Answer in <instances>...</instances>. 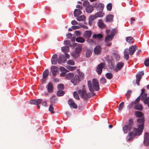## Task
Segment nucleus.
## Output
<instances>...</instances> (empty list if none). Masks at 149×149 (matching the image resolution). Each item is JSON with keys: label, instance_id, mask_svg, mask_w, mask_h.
Wrapping results in <instances>:
<instances>
[{"label": "nucleus", "instance_id": "a19ab883", "mask_svg": "<svg viewBox=\"0 0 149 149\" xmlns=\"http://www.w3.org/2000/svg\"><path fill=\"white\" fill-rule=\"evenodd\" d=\"M97 17L95 15H91L89 17V22H91V21H93Z\"/></svg>", "mask_w": 149, "mask_h": 149}, {"label": "nucleus", "instance_id": "de8ad7c7", "mask_svg": "<svg viewBox=\"0 0 149 149\" xmlns=\"http://www.w3.org/2000/svg\"><path fill=\"white\" fill-rule=\"evenodd\" d=\"M112 8V4L111 3H108L107 6V10L109 11H110L111 10Z\"/></svg>", "mask_w": 149, "mask_h": 149}, {"label": "nucleus", "instance_id": "20e7f679", "mask_svg": "<svg viewBox=\"0 0 149 149\" xmlns=\"http://www.w3.org/2000/svg\"><path fill=\"white\" fill-rule=\"evenodd\" d=\"M83 6L85 8L87 12L91 13L92 12L94 8L93 6L90 5L88 1H85L83 3Z\"/></svg>", "mask_w": 149, "mask_h": 149}, {"label": "nucleus", "instance_id": "ea45409f", "mask_svg": "<svg viewBox=\"0 0 149 149\" xmlns=\"http://www.w3.org/2000/svg\"><path fill=\"white\" fill-rule=\"evenodd\" d=\"M64 93L65 92L63 91L59 90L57 91L56 95L58 96H61L63 95Z\"/></svg>", "mask_w": 149, "mask_h": 149}, {"label": "nucleus", "instance_id": "9d476101", "mask_svg": "<svg viewBox=\"0 0 149 149\" xmlns=\"http://www.w3.org/2000/svg\"><path fill=\"white\" fill-rule=\"evenodd\" d=\"M79 81V77L78 75H75L74 77L71 80L72 82L74 85H75Z\"/></svg>", "mask_w": 149, "mask_h": 149}, {"label": "nucleus", "instance_id": "e433bc0d", "mask_svg": "<svg viewBox=\"0 0 149 149\" xmlns=\"http://www.w3.org/2000/svg\"><path fill=\"white\" fill-rule=\"evenodd\" d=\"M136 116L139 118H142L143 116V113L140 111H136L135 113Z\"/></svg>", "mask_w": 149, "mask_h": 149}, {"label": "nucleus", "instance_id": "2eb2a0df", "mask_svg": "<svg viewBox=\"0 0 149 149\" xmlns=\"http://www.w3.org/2000/svg\"><path fill=\"white\" fill-rule=\"evenodd\" d=\"M66 60L65 58L63 55H60L58 59V62L61 64L62 62H65Z\"/></svg>", "mask_w": 149, "mask_h": 149}, {"label": "nucleus", "instance_id": "b1692460", "mask_svg": "<svg viewBox=\"0 0 149 149\" xmlns=\"http://www.w3.org/2000/svg\"><path fill=\"white\" fill-rule=\"evenodd\" d=\"M131 129L132 128L129 127L128 125H125L123 127V129L124 132L126 133L127 132L128 130L129 132L131 131Z\"/></svg>", "mask_w": 149, "mask_h": 149}, {"label": "nucleus", "instance_id": "49530a36", "mask_svg": "<svg viewBox=\"0 0 149 149\" xmlns=\"http://www.w3.org/2000/svg\"><path fill=\"white\" fill-rule=\"evenodd\" d=\"M136 84L138 85H139L140 84H139V82L140 80V79L141 78V77H139L137 76L136 75Z\"/></svg>", "mask_w": 149, "mask_h": 149}, {"label": "nucleus", "instance_id": "4be33fe9", "mask_svg": "<svg viewBox=\"0 0 149 149\" xmlns=\"http://www.w3.org/2000/svg\"><path fill=\"white\" fill-rule=\"evenodd\" d=\"M82 12L80 10L75 9L74 11V15L75 17H77L81 14Z\"/></svg>", "mask_w": 149, "mask_h": 149}, {"label": "nucleus", "instance_id": "bb28decb", "mask_svg": "<svg viewBox=\"0 0 149 149\" xmlns=\"http://www.w3.org/2000/svg\"><path fill=\"white\" fill-rule=\"evenodd\" d=\"M49 71L48 69L45 70L43 72L42 74L43 79L46 78L49 74Z\"/></svg>", "mask_w": 149, "mask_h": 149}, {"label": "nucleus", "instance_id": "ddd939ff", "mask_svg": "<svg viewBox=\"0 0 149 149\" xmlns=\"http://www.w3.org/2000/svg\"><path fill=\"white\" fill-rule=\"evenodd\" d=\"M97 25L101 29H105L106 27V25L103 22L101 19H99L97 22Z\"/></svg>", "mask_w": 149, "mask_h": 149}, {"label": "nucleus", "instance_id": "5fc2aeb1", "mask_svg": "<svg viewBox=\"0 0 149 149\" xmlns=\"http://www.w3.org/2000/svg\"><path fill=\"white\" fill-rule=\"evenodd\" d=\"M29 102L31 104L37 105L36 99L31 100L29 101Z\"/></svg>", "mask_w": 149, "mask_h": 149}, {"label": "nucleus", "instance_id": "4c0bfd02", "mask_svg": "<svg viewBox=\"0 0 149 149\" xmlns=\"http://www.w3.org/2000/svg\"><path fill=\"white\" fill-rule=\"evenodd\" d=\"M106 77L108 79H111L113 77L112 74L111 72H107L106 74L105 75Z\"/></svg>", "mask_w": 149, "mask_h": 149}, {"label": "nucleus", "instance_id": "680f3d73", "mask_svg": "<svg viewBox=\"0 0 149 149\" xmlns=\"http://www.w3.org/2000/svg\"><path fill=\"white\" fill-rule=\"evenodd\" d=\"M140 96L138 97L136 100L134 102V104H139V102L140 98L139 97Z\"/></svg>", "mask_w": 149, "mask_h": 149}, {"label": "nucleus", "instance_id": "dca6fc26", "mask_svg": "<svg viewBox=\"0 0 149 149\" xmlns=\"http://www.w3.org/2000/svg\"><path fill=\"white\" fill-rule=\"evenodd\" d=\"M92 34V32L91 31L87 30L84 32V36L86 38L88 39L91 37Z\"/></svg>", "mask_w": 149, "mask_h": 149}, {"label": "nucleus", "instance_id": "0e129e2a", "mask_svg": "<svg viewBox=\"0 0 149 149\" xmlns=\"http://www.w3.org/2000/svg\"><path fill=\"white\" fill-rule=\"evenodd\" d=\"M36 100L37 101V105L39 104H41L43 101L42 99H36Z\"/></svg>", "mask_w": 149, "mask_h": 149}, {"label": "nucleus", "instance_id": "052dcab7", "mask_svg": "<svg viewBox=\"0 0 149 149\" xmlns=\"http://www.w3.org/2000/svg\"><path fill=\"white\" fill-rule=\"evenodd\" d=\"M113 56L117 60H119L120 58V56L117 54H113Z\"/></svg>", "mask_w": 149, "mask_h": 149}, {"label": "nucleus", "instance_id": "6ab92c4d", "mask_svg": "<svg viewBox=\"0 0 149 149\" xmlns=\"http://www.w3.org/2000/svg\"><path fill=\"white\" fill-rule=\"evenodd\" d=\"M101 49L100 47V46L97 45L96 46L94 49V53L96 55H98L100 54L101 52Z\"/></svg>", "mask_w": 149, "mask_h": 149}, {"label": "nucleus", "instance_id": "13d9d810", "mask_svg": "<svg viewBox=\"0 0 149 149\" xmlns=\"http://www.w3.org/2000/svg\"><path fill=\"white\" fill-rule=\"evenodd\" d=\"M144 64L146 66H148L149 65V59L145 60L144 61Z\"/></svg>", "mask_w": 149, "mask_h": 149}, {"label": "nucleus", "instance_id": "1a4fd4ad", "mask_svg": "<svg viewBox=\"0 0 149 149\" xmlns=\"http://www.w3.org/2000/svg\"><path fill=\"white\" fill-rule=\"evenodd\" d=\"M124 65V63L122 62H120L117 63L114 69V70L116 72L120 70L123 67Z\"/></svg>", "mask_w": 149, "mask_h": 149}, {"label": "nucleus", "instance_id": "6e6552de", "mask_svg": "<svg viewBox=\"0 0 149 149\" xmlns=\"http://www.w3.org/2000/svg\"><path fill=\"white\" fill-rule=\"evenodd\" d=\"M46 88L48 93H52L54 91V87L52 84L50 82L46 86Z\"/></svg>", "mask_w": 149, "mask_h": 149}, {"label": "nucleus", "instance_id": "338daca9", "mask_svg": "<svg viewBox=\"0 0 149 149\" xmlns=\"http://www.w3.org/2000/svg\"><path fill=\"white\" fill-rule=\"evenodd\" d=\"M146 140V141H145V140L144 141V144L146 146L149 145V139Z\"/></svg>", "mask_w": 149, "mask_h": 149}, {"label": "nucleus", "instance_id": "bf43d9fd", "mask_svg": "<svg viewBox=\"0 0 149 149\" xmlns=\"http://www.w3.org/2000/svg\"><path fill=\"white\" fill-rule=\"evenodd\" d=\"M133 123V120L132 119H130L129 120V124L127 125L129 127L131 128H132V124Z\"/></svg>", "mask_w": 149, "mask_h": 149}, {"label": "nucleus", "instance_id": "774afa93", "mask_svg": "<svg viewBox=\"0 0 149 149\" xmlns=\"http://www.w3.org/2000/svg\"><path fill=\"white\" fill-rule=\"evenodd\" d=\"M76 7L77 8L79 9V10H81L83 9V7L82 6H80V5H77L76 6Z\"/></svg>", "mask_w": 149, "mask_h": 149}, {"label": "nucleus", "instance_id": "7c9ffc66", "mask_svg": "<svg viewBox=\"0 0 149 149\" xmlns=\"http://www.w3.org/2000/svg\"><path fill=\"white\" fill-rule=\"evenodd\" d=\"M126 40L127 42L130 44L133 42L134 40L133 38L131 36H129L127 37Z\"/></svg>", "mask_w": 149, "mask_h": 149}, {"label": "nucleus", "instance_id": "cd10ccee", "mask_svg": "<svg viewBox=\"0 0 149 149\" xmlns=\"http://www.w3.org/2000/svg\"><path fill=\"white\" fill-rule=\"evenodd\" d=\"M113 39V36L111 35H107L105 37V42H107L112 40Z\"/></svg>", "mask_w": 149, "mask_h": 149}, {"label": "nucleus", "instance_id": "3c124183", "mask_svg": "<svg viewBox=\"0 0 149 149\" xmlns=\"http://www.w3.org/2000/svg\"><path fill=\"white\" fill-rule=\"evenodd\" d=\"M67 68L69 70L73 71L76 68L74 67L68 66L67 67Z\"/></svg>", "mask_w": 149, "mask_h": 149}, {"label": "nucleus", "instance_id": "412c9836", "mask_svg": "<svg viewBox=\"0 0 149 149\" xmlns=\"http://www.w3.org/2000/svg\"><path fill=\"white\" fill-rule=\"evenodd\" d=\"M104 7V5L102 3H99L97 6L96 10L97 11H102Z\"/></svg>", "mask_w": 149, "mask_h": 149}, {"label": "nucleus", "instance_id": "8fccbe9b", "mask_svg": "<svg viewBox=\"0 0 149 149\" xmlns=\"http://www.w3.org/2000/svg\"><path fill=\"white\" fill-rule=\"evenodd\" d=\"M67 63L70 65H74V61L72 60H70L68 61L67 62Z\"/></svg>", "mask_w": 149, "mask_h": 149}, {"label": "nucleus", "instance_id": "423d86ee", "mask_svg": "<svg viewBox=\"0 0 149 149\" xmlns=\"http://www.w3.org/2000/svg\"><path fill=\"white\" fill-rule=\"evenodd\" d=\"M134 128H133V132H130L129 134V137L128 139V140H130L132 139L134 136L137 135H139L140 134L142 133H140L139 131L136 132H134Z\"/></svg>", "mask_w": 149, "mask_h": 149}, {"label": "nucleus", "instance_id": "a878e982", "mask_svg": "<svg viewBox=\"0 0 149 149\" xmlns=\"http://www.w3.org/2000/svg\"><path fill=\"white\" fill-rule=\"evenodd\" d=\"M92 50L90 49H88L86 51V56L87 57H90L92 54Z\"/></svg>", "mask_w": 149, "mask_h": 149}, {"label": "nucleus", "instance_id": "e2e57ef3", "mask_svg": "<svg viewBox=\"0 0 149 149\" xmlns=\"http://www.w3.org/2000/svg\"><path fill=\"white\" fill-rule=\"evenodd\" d=\"M144 74V72L143 71H141V72H138L137 75L136 76H137L139 77H141V76L143 75Z\"/></svg>", "mask_w": 149, "mask_h": 149}, {"label": "nucleus", "instance_id": "9b49d317", "mask_svg": "<svg viewBox=\"0 0 149 149\" xmlns=\"http://www.w3.org/2000/svg\"><path fill=\"white\" fill-rule=\"evenodd\" d=\"M76 46L77 47L75 48V51L80 53L82 49V44H78V45H77V43H75L73 45V47H75Z\"/></svg>", "mask_w": 149, "mask_h": 149}, {"label": "nucleus", "instance_id": "4d7b16f0", "mask_svg": "<svg viewBox=\"0 0 149 149\" xmlns=\"http://www.w3.org/2000/svg\"><path fill=\"white\" fill-rule=\"evenodd\" d=\"M64 44L65 45L69 46L70 45L71 47L72 45H70V42L69 40H66V41H64Z\"/></svg>", "mask_w": 149, "mask_h": 149}, {"label": "nucleus", "instance_id": "a211bd4d", "mask_svg": "<svg viewBox=\"0 0 149 149\" xmlns=\"http://www.w3.org/2000/svg\"><path fill=\"white\" fill-rule=\"evenodd\" d=\"M113 16L111 15H109L107 16L105 21L106 22H113Z\"/></svg>", "mask_w": 149, "mask_h": 149}, {"label": "nucleus", "instance_id": "58836bf2", "mask_svg": "<svg viewBox=\"0 0 149 149\" xmlns=\"http://www.w3.org/2000/svg\"><path fill=\"white\" fill-rule=\"evenodd\" d=\"M140 95H141V99L143 101L144 103V101L146 100V98H148L147 95V93H143L142 94H141Z\"/></svg>", "mask_w": 149, "mask_h": 149}, {"label": "nucleus", "instance_id": "7ed1b4c3", "mask_svg": "<svg viewBox=\"0 0 149 149\" xmlns=\"http://www.w3.org/2000/svg\"><path fill=\"white\" fill-rule=\"evenodd\" d=\"M82 87V89L78 90V92L81 98L86 100L91 96V95H90L91 93H87L86 90L84 88V86H83Z\"/></svg>", "mask_w": 149, "mask_h": 149}, {"label": "nucleus", "instance_id": "aec40b11", "mask_svg": "<svg viewBox=\"0 0 149 149\" xmlns=\"http://www.w3.org/2000/svg\"><path fill=\"white\" fill-rule=\"evenodd\" d=\"M88 86L90 92H93L94 91V88L93 87L91 81H88Z\"/></svg>", "mask_w": 149, "mask_h": 149}, {"label": "nucleus", "instance_id": "603ef678", "mask_svg": "<svg viewBox=\"0 0 149 149\" xmlns=\"http://www.w3.org/2000/svg\"><path fill=\"white\" fill-rule=\"evenodd\" d=\"M132 93V92L130 90L128 91L127 93L126 94V96L127 97V99H128L130 98V96L131 95Z\"/></svg>", "mask_w": 149, "mask_h": 149}, {"label": "nucleus", "instance_id": "c9c22d12", "mask_svg": "<svg viewBox=\"0 0 149 149\" xmlns=\"http://www.w3.org/2000/svg\"><path fill=\"white\" fill-rule=\"evenodd\" d=\"M103 37V35L101 34H94L93 36V38L95 39H101Z\"/></svg>", "mask_w": 149, "mask_h": 149}, {"label": "nucleus", "instance_id": "5701e85b", "mask_svg": "<svg viewBox=\"0 0 149 149\" xmlns=\"http://www.w3.org/2000/svg\"><path fill=\"white\" fill-rule=\"evenodd\" d=\"M134 107L135 109L140 111H141L143 109L142 106L139 103L135 104Z\"/></svg>", "mask_w": 149, "mask_h": 149}, {"label": "nucleus", "instance_id": "f704fd0d", "mask_svg": "<svg viewBox=\"0 0 149 149\" xmlns=\"http://www.w3.org/2000/svg\"><path fill=\"white\" fill-rule=\"evenodd\" d=\"M75 40L77 42L82 43H84L85 41L84 39L81 37L77 38Z\"/></svg>", "mask_w": 149, "mask_h": 149}, {"label": "nucleus", "instance_id": "79ce46f5", "mask_svg": "<svg viewBox=\"0 0 149 149\" xmlns=\"http://www.w3.org/2000/svg\"><path fill=\"white\" fill-rule=\"evenodd\" d=\"M124 102H122L120 103L118 107V109L119 110L121 111L124 107Z\"/></svg>", "mask_w": 149, "mask_h": 149}, {"label": "nucleus", "instance_id": "37998d69", "mask_svg": "<svg viewBox=\"0 0 149 149\" xmlns=\"http://www.w3.org/2000/svg\"><path fill=\"white\" fill-rule=\"evenodd\" d=\"M49 111L52 113H55L54 111V108L53 107L52 105L51 104L49 107Z\"/></svg>", "mask_w": 149, "mask_h": 149}, {"label": "nucleus", "instance_id": "72a5a7b5", "mask_svg": "<svg viewBox=\"0 0 149 149\" xmlns=\"http://www.w3.org/2000/svg\"><path fill=\"white\" fill-rule=\"evenodd\" d=\"M86 19V17L84 15H81L79 17H77V19L79 21H84Z\"/></svg>", "mask_w": 149, "mask_h": 149}, {"label": "nucleus", "instance_id": "4468645a", "mask_svg": "<svg viewBox=\"0 0 149 149\" xmlns=\"http://www.w3.org/2000/svg\"><path fill=\"white\" fill-rule=\"evenodd\" d=\"M68 103L70 107H72L74 108L77 109V105L74 102L73 100L71 99L69 100Z\"/></svg>", "mask_w": 149, "mask_h": 149}, {"label": "nucleus", "instance_id": "c03bdc74", "mask_svg": "<svg viewBox=\"0 0 149 149\" xmlns=\"http://www.w3.org/2000/svg\"><path fill=\"white\" fill-rule=\"evenodd\" d=\"M107 81L105 78L104 77H101L100 79V82L102 84L105 83Z\"/></svg>", "mask_w": 149, "mask_h": 149}, {"label": "nucleus", "instance_id": "c85d7f7f", "mask_svg": "<svg viewBox=\"0 0 149 149\" xmlns=\"http://www.w3.org/2000/svg\"><path fill=\"white\" fill-rule=\"evenodd\" d=\"M61 50L64 53H67L69 52V47L68 46H65L61 47Z\"/></svg>", "mask_w": 149, "mask_h": 149}, {"label": "nucleus", "instance_id": "0eeeda50", "mask_svg": "<svg viewBox=\"0 0 149 149\" xmlns=\"http://www.w3.org/2000/svg\"><path fill=\"white\" fill-rule=\"evenodd\" d=\"M104 65L105 63H101L98 65L96 69L98 74H100L102 73V69L104 67Z\"/></svg>", "mask_w": 149, "mask_h": 149}, {"label": "nucleus", "instance_id": "39448f33", "mask_svg": "<svg viewBox=\"0 0 149 149\" xmlns=\"http://www.w3.org/2000/svg\"><path fill=\"white\" fill-rule=\"evenodd\" d=\"M92 83L93 87L94 90H95L96 91H98L100 90V88L98 80L95 79H93Z\"/></svg>", "mask_w": 149, "mask_h": 149}, {"label": "nucleus", "instance_id": "f8f14e48", "mask_svg": "<svg viewBox=\"0 0 149 149\" xmlns=\"http://www.w3.org/2000/svg\"><path fill=\"white\" fill-rule=\"evenodd\" d=\"M50 70L53 75L54 76H56L58 70L57 67L56 66H53L51 67Z\"/></svg>", "mask_w": 149, "mask_h": 149}, {"label": "nucleus", "instance_id": "393cba45", "mask_svg": "<svg viewBox=\"0 0 149 149\" xmlns=\"http://www.w3.org/2000/svg\"><path fill=\"white\" fill-rule=\"evenodd\" d=\"M57 98L56 95H53L50 98V102L52 104H54L56 102Z\"/></svg>", "mask_w": 149, "mask_h": 149}, {"label": "nucleus", "instance_id": "a18cd8bd", "mask_svg": "<svg viewBox=\"0 0 149 149\" xmlns=\"http://www.w3.org/2000/svg\"><path fill=\"white\" fill-rule=\"evenodd\" d=\"M73 96L74 98L76 99L79 100V99L78 93L77 92H74L73 93Z\"/></svg>", "mask_w": 149, "mask_h": 149}, {"label": "nucleus", "instance_id": "c756f323", "mask_svg": "<svg viewBox=\"0 0 149 149\" xmlns=\"http://www.w3.org/2000/svg\"><path fill=\"white\" fill-rule=\"evenodd\" d=\"M80 54V53L75 51L72 52L71 55L74 58H77L79 56Z\"/></svg>", "mask_w": 149, "mask_h": 149}, {"label": "nucleus", "instance_id": "6e6d98bb", "mask_svg": "<svg viewBox=\"0 0 149 149\" xmlns=\"http://www.w3.org/2000/svg\"><path fill=\"white\" fill-rule=\"evenodd\" d=\"M64 86L62 84H60L58 85L57 88L58 89L63 90L64 89Z\"/></svg>", "mask_w": 149, "mask_h": 149}, {"label": "nucleus", "instance_id": "864d4df0", "mask_svg": "<svg viewBox=\"0 0 149 149\" xmlns=\"http://www.w3.org/2000/svg\"><path fill=\"white\" fill-rule=\"evenodd\" d=\"M59 70L61 72H68V71L67 69L63 67H60Z\"/></svg>", "mask_w": 149, "mask_h": 149}, {"label": "nucleus", "instance_id": "f3484780", "mask_svg": "<svg viewBox=\"0 0 149 149\" xmlns=\"http://www.w3.org/2000/svg\"><path fill=\"white\" fill-rule=\"evenodd\" d=\"M51 61L52 64L54 65L56 64L57 62H58L57 56L56 54H54L52 56Z\"/></svg>", "mask_w": 149, "mask_h": 149}, {"label": "nucleus", "instance_id": "09e8293b", "mask_svg": "<svg viewBox=\"0 0 149 149\" xmlns=\"http://www.w3.org/2000/svg\"><path fill=\"white\" fill-rule=\"evenodd\" d=\"M149 139V133L146 132L144 135V139L145 141H146V140H148Z\"/></svg>", "mask_w": 149, "mask_h": 149}, {"label": "nucleus", "instance_id": "f03ea898", "mask_svg": "<svg viewBox=\"0 0 149 149\" xmlns=\"http://www.w3.org/2000/svg\"><path fill=\"white\" fill-rule=\"evenodd\" d=\"M144 121L145 119L144 117H142L137 119V121L139 124L138 125V129L134 128V132H136L138 131L140 133L142 132L144 128Z\"/></svg>", "mask_w": 149, "mask_h": 149}, {"label": "nucleus", "instance_id": "69168bd1", "mask_svg": "<svg viewBox=\"0 0 149 149\" xmlns=\"http://www.w3.org/2000/svg\"><path fill=\"white\" fill-rule=\"evenodd\" d=\"M67 38L68 39H70L72 37V35L70 33H68L66 35Z\"/></svg>", "mask_w": 149, "mask_h": 149}, {"label": "nucleus", "instance_id": "f257e3e1", "mask_svg": "<svg viewBox=\"0 0 149 149\" xmlns=\"http://www.w3.org/2000/svg\"><path fill=\"white\" fill-rule=\"evenodd\" d=\"M137 49V47L135 45L131 46L129 49L127 48L125 49L124 52L125 58L126 60H128L129 57V54H130V55H133Z\"/></svg>", "mask_w": 149, "mask_h": 149}, {"label": "nucleus", "instance_id": "2f4dec72", "mask_svg": "<svg viewBox=\"0 0 149 149\" xmlns=\"http://www.w3.org/2000/svg\"><path fill=\"white\" fill-rule=\"evenodd\" d=\"M95 15L96 17H101L104 15V13H103L102 11H99V12L96 13Z\"/></svg>", "mask_w": 149, "mask_h": 149}, {"label": "nucleus", "instance_id": "473e14b6", "mask_svg": "<svg viewBox=\"0 0 149 149\" xmlns=\"http://www.w3.org/2000/svg\"><path fill=\"white\" fill-rule=\"evenodd\" d=\"M74 74L72 73H69L66 75V78L68 80H71L74 77Z\"/></svg>", "mask_w": 149, "mask_h": 149}]
</instances>
